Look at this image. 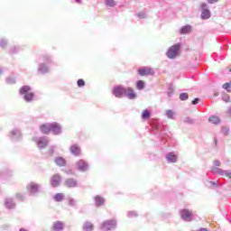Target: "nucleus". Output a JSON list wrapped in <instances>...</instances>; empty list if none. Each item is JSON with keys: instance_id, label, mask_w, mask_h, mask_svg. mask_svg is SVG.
Instances as JSON below:
<instances>
[{"instance_id": "obj_35", "label": "nucleus", "mask_w": 231, "mask_h": 231, "mask_svg": "<svg viewBox=\"0 0 231 231\" xmlns=\"http://www.w3.org/2000/svg\"><path fill=\"white\" fill-rule=\"evenodd\" d=\"M214 165H215L216 167H221V162H219V161H214Z\"/></svg>"}, {"instance_id": "obj_36", "label": "nucleus", "mask_w": 231, "mask_h": 231, "mask_svg": "<svg viewBox=\"0 0 231 231\" xmlns=\"http://www.w3.org/2000/svg\"><path fill=\"white\" fill-rule=\"evenodd\" d=\"M217 1H219V0H207V2H208L209 5H214V3H217Z\"/></svg>"}, {"instance_id": "obj_24", "label": "nucleus", "mask_w": 231, "mask_h": 231, "mask_svg": "<svg viewBox=\"0 0 231 231\" xmlns=\"http://www.w3.org/2000/svg\"><path fill=\"white\" fill-rule=\"evenodd\" d=\"M54 200L57 201V202L63 201V200H64V194H62V193H57V194L54 196Z\"/></svg>"}, {"instance_id": "obj_21", "label": "nucleus", "mask_w": 231, "mask_h": 231, "mask_svg": "<svg viewBox=\"0 0 231 231\" xmlns=\"http://www.w3.org/2000/svg\"><path fill=\"white\" fill-rule=\"evenodd\" d=\"M203 19H210V11L208 9H203L201 13Z\"/></svg>"}, {"instance_id": "obj_40", "label": "nucleus", "mask_w": 231, "mask_h": 231, "mask_svg": "<svg viewBox=\"0 0 231 231\" xmlns=\"http://www.w3.org/2000/svg\"><path fill=\"white\" fill-rule=\"evenodd\" d=\"M223 133H224V134H228V129L227 128H223Z\"/></svg>"}, {"instance_id": "obj_11", "label": "nucleus", "mask_w": 231, "mask_h": 231, "mask_svg": "<svg viewBox=\"0 0 231 231\" xmlns=\"http://www.w3.org/2000/svg\"><path fill=\"white\" fill-rule=\"evenodd\" d=\"M65 186H67L68 189H74V187H77V180L74 179H67L65 180Z\"/></svg>"}, {"instance_id": "obj_5", "label": "nucleus", "mask_w": 231, "mask_h": 231, "mask_svg": "<svg viewBox=\"0 0 231 231\" xmlns=\"http://www.w3.org/2000/svg\"><path fill=\"white\" fill-rule=\"evenodd\" d=\"M62 181V176L60 174L55 173L51 177V187H59Z\"/></svg>"}, {"instance_id": "obj_25", "label": "nucleus", "mask_w": 231, "mask_h": 231, "mask_svg": "<svg viewBox=\"0 0 231 231\" xmlns=\"http://www.w3.org/2000/svg\"><path fill=\"white\" fill-rule=\"evenodd\" d=\"M83 229L85 231H92L93 230V224H91L90 222H86L84 224Z\"/></svg>"}, {"instance_id": "obj_3", "label": "nucleus", "mask_w": 231, "mask_h": 231, "mask_svg": "<svg viewBox=\"0 0 231 231\" xmlns=\"http://www.w3.org/2000/svg\"><path fill=\"white\" fill-rule=\"evenodd\" d=\"M126 88L122 86H116L113 88V95L116 97V98H122L124 95H125Z\"/></svg>"}, {"instance_id": "obj_16", "label": "nucleus", "mask_w": 231, "mask_h": 231, "mask_svg": "<svg viewBox=\"0 0 231 231\" xmlns=\"http://www.w3.org/2000/svg\"><path fill=\"white\" fill-rule=\"evenodd\" d=\"M56 165H59V167H64L66 165V160L62 157H57L55 159Z\"/></svg>"}, {"instance_id": "obj_41", "label": "nucleus", "mask_w": 231, "mask_h": 231, "mask_svg": "<svg viewBox=\"0 0 231 231\" xmlns=\"http://www.w3.org/2000/svg\"><path fill=\"white\" fill-rule=\"evenodd\" d=\"M200 6H201V8H207V5H206L205 3H202V4L200 5Z\"/></svg>"}, {"instance_id": "obj_1", "label": "nucleus", "mask_w": 231, "mask_h": 231, "mask_svg": "<svg viewBox=\"0 0 231 231\" xmlns=\"http://www.w3.org/2000/svg\"><path fill=\"white\" fill-rule=\"evenodd\" d=\"M181 48L180 43H176L172 46H171L166 52L167 58L168 59H175V57L178 56V51H180V49Z\"/></svg>"}, {"instance_id": "obj_10", "label": "nucleus", "mask_w": 231, "mask_h": 231, "mask_svg": "<svg viewBox=\"0 0 231 231\" xmlns=\"http://www.w3.org/2000/svg\"><path fill=\"white\" fill-rule=\"evenodd\" d=\"M40 129L43 134H50L51 133V124L49 125H42Z\"/></svg>"}, {"instance_id": "obj_31", "label": "nucleus", "mask_w": 231, "mask_h": 231, "mask_svg": "<svg viewBox=\"0 0 231 231\" xmlns=\"http://www.w3.org/2000/svg\"><path fill=\"white\" fill-rule=\"evenodd\" d=\"M180 100H188L189 99V94L188 93H181L180 95Z\"/></svg>"}, {"instance_id": "obj_17", "label": "nucleus", "mask_w": 231, "mask_h": 231, "mask_svg": "<svg viewBox=\"0 0 231 231\" xmlns=\"http://www.w3.org/2000/svg\"><path fill=\"white\" fill-rule=\"evenodd\" d=\"M37 145L40 149H42L44 147H46L48 145V141H46V139L44 138H41L38 142H37Z\"/></svg>"}, {"instance_id": "obj_7", "label": "nucleus", "mask_w": 231, "mask_h": 231, "mask_svg": "<svg viewBox=\"0 0 231 231\" xmlns=\"http://www.w3.org/2000/svg\"><path fill=\"white\" fill-rule=\"evenodd\" d=\"M125 95L130 100H134V98H136V94L134 93V89H133V88H130V87L126 88V91Z\"/></svg>"}, {"instance_id": "obj_28", "label": "nucleus", "mask_w": 231, "mask_h": 231, "mask_svg": "<svg viewBox=\"0 0 231 231\" xmlns=\"http://www.w3.org/2000/svg\"><path fill=\"white\" fill-rule=\"evenodd\" d=\"M165 115H166V116L168 118H171V120H174V115H175L174 111H172V110H166L165 111Z\"/></svg>"}, {"instance_id": "obj_2", "label": "nucleus", "mask_w": 231, "mask_h": 231, "mask_svg": "<svg viewBox=\"0 0 231 231\" xmlns=\"http://www.w3.org/2000/svg\"><path fill=\"white\" fill-rule=\"evenodd\" d=\"M115 228H116V221L115 220L105 221L101 226L102 231H109Z\"/></svg>"}, {"instance_id": "obj_9", "label": "nucleus", "mask_w": 231, "mask_h": 231, "mask_svg": "<svg viewBox=\"0 0 231 231\" xmlns=\"http://www.w3.org/2000/svg\"><path fill=\"white\" fill-rule=\"evenodd\" d=\"M51 131L53 133V134H60L62 133V129L60 128V125L57 123L51 124Z\"/></svg>"}, {"instance_id": "obj_33", "label": "nucleus", "mask_w": 231, "mask_h": 231, "mask_svg": "<svg viewBox=\"0 0 231 231\" xmlns=\"http://www.w3.org/2000/svg\"><path fill=\"white\" fill-rule=\"evenodd\" d=\"M68 205H69V207H75V200L71 198H69L67 199Z\"/></svg>"}, {"instance_id": "obj_44", "label": "nucleus", "mask_w": 231, "mask_h": 231, "mask_svg": "<svg viewBox=\"0 0 231 231\" xmlns=\"http://www.w3.org/2000/svg\"><path fill=\"white\" fill-rule=\"evenodd\" d=\"M0 44H1V46H4V45H5L6 43H5V42H2Z\"/></svg>"}, {"instance_id": "obj_38", "label": "nucleus", "mask_w": 231, "mask_h": 231, "mask_svg": "<svg viewBox=\"0 0 231 231\" xmlns=\"http://www.w3.org/2000/svg\"><path fill=\"white\" fill-rule=\"evenodd\" d=\"M129 216H130V217H134V216H136V212L131 211V212L129 213Z\"/></svg>"}, {"instance_id": "obj_29", "label": "nucleus", "mask_w": 231, "mask_h": 231, "mask_svg": "<svg viewBox=\"0 0 231 231\" xmlns=\"http://www.w3.org/2000/svg\"><path fill=\"white\" fill-rule=\"evenodd\" d=\"M106 6L113 7L115 6V5H116V3L115 2V0H106Z\"/></svg>"}, {"instance_id": "obj_6", "label": "nucleus", "mask_w": 231, "mask_h": 231, "mask_svg": "<svg viewBox=\"0 0 231 231\" xmlns=\"http://www.w3.org/2000/svg\"><path fill=\"white\" fill-rule=\"evenodd\" d=\"M180 217L184 219V221H192V211L188 209L180 210Z\"/></svg>"}, {"instance_id": "obj_42", "label": "nucleus", "mask_w": 231, "mask_h": 231, "mask_svg": "<svg viewBox=\"0 0 231 231\" xmlns=\"http://www.w3.org/2000/svg\"><path fill=\"white\" fill-rule=\"evenodd\" d=\"M11 134H12L13 136H14V134H17V132H16V131H12V132H11Z\"/></svg>"}, {"instance_id": "obj_8", "label": "nucleus", "mask_w": 231, "mask_h": 231, "mask_svg": "<svg viewBox=\"0 0 231 231\" xmlns=\"http://www.w3.org/2000/svg\"><path fill=\"white\" fill-rule=\"evenodd\" d=\"M27 190H29L31 194H35V192H39V186L35 182H31L27 185Z\"/></svg>"}, {"instance_id": "obj_18", "label": "nucleus", "mask_w": 231, "mask_h": 231, "mask_svg": "<svg viewBox=\"0 0 231 231\" xmlns=\"http://www.w3.org/2000/svg\"><path fill=\"white\" fill-rule=\"evenodd\" d=\"M208 120L211 124H215V125H217V124H221V119H219V116H217L209 117Z\"/></svg>"}, {"instance_id": "obj_39", "label": "nucleus", "mask_w": 231, "mask_h": 231, "mask_svg": "<svg viewBox=\"0 0 231 231\" xmlns=\"http://www.w3.org/2000/svg\"><path fill=\"white\" fill-rule=\"evenodd\" d=\"M226 176L231 180V171H226Z\"/></svg>"}, {"instance_id": "obj_14", "label": "nucleus", "mask_w": 231, "mask_h": 231, "mask_svg": "<svg viewBox=\"0 0 231 231\" xmlns=\"http://www.w3.org/2000/svg\"><path fill=\"white\" fill-rule=\"evenodd\" d=\"M166 158L169 163H176V162L178 161V157L172 152L168 153Z\"/></svg>"}, {"instance_id": "obj_13", "label": "nucleus", "mask_w": 231, "mask_h": 231, "mask_svg": "<svg viewBox=\"0 0 231 231\" xmlns=\"http://www.w3.org/2000/svg\"><path fill=\"white\" fill-rule=\"evenodd\" d=\"M78 165V169L79 171H82L84 172V171H88V163H86V162L79 160L77 162Z\"/></svg>"}, {"instance_id": "obj_19", "label": "nucleus", "mask_w": 231, "mask_h": 231, "mask_svg": "<svg viewBox=\"0 0 231 231\" xmlns=\"http://www.w3.org/2000/svg\"><path fill=\"white\" fill-rule=\"evenodd\" d=\"M95 201H96L97 207H100V206L104 205L106 200L104 199V198H102L100 196H96Z\"/></svg>"}, {"instance_id": "obj_15", "label": "nucleus", "mask_w": 231, "mask_h": 231, "mask_svg": "<svg viewBox=\"0 0 231 231\" xmlns=\"http://www.w3.org/2000/svg\"><path fill=\"white\" fill-rule=\"evenodd\" d=\"M64 228V224L61 221H56L54 222L52 226V230L54 231H60Z\"/></svg>"}, {"instance_id": "obj_34", "label": "nucleus", "mask_w": 231, "mask_h": 231, "mask_svg": "<svg viewBox=\"0 0 231 231\" xmlns=\"http://www.w3.org/2000/svg\"><path fill=\"white\" fill-rule=\"evenodd\" d=\"M78 86L79 88H84V86H86V82L84 81V79H79Z\"/></svg>"}, {"instance_id": "obj_37", "label": "nucleus", "mask_w": 231, "mask_h": 231, "mask_svg": "<svg viewBox=\"0 0 231 231\" xmlns=\"http://www.w3.org/2000/svg\"><path fill=\"white\" fill-rule=\"evenodd\" d=\"M198 102H199V98H195L191 104H193V106H196V104H198Z\"/></svg>"}, {"instance_id": "obj_20", "label": "nucleus", "mask_w": 231, "mask_h": 231, "mask_svg": "<svg viewBox=\"0 0 231 231\" xmlns=\"http://www.w3.org/2000/svg\"><path fill=\"white\" fill-rule=\"evenodd\" d=\"M30 86H23L20 88V95H26L31 91Z\"/></svg>"}, {"instance_id": "obj_12", "label": "nucleus", "mask_w": 231, "mask_h": 231, "mask_svg": "<svg viewBox=\"0 0 231 231\" xmlns=\"http://www.w3.org/2000/svg\"><path fill=\"white\" fill-rule=\"evenodd\" d=\"M70 152L74 154V156H80V147H79V145L73 144L70 146Z\"/></svg>"}, {"instance_id": "obj_23", "label": "nucleus", "mask_w": 231, "mask_h": 231, "mask_svg": "<svg viewBox=\"0 0 231 231\" xmlns=\"http://www.w3.org/2000/svg\"><path fill=\"white\" fill-rule=\"evenodd\" d=\"M143 88H145V81L138 80L136 82V88L139 89V90H142V89H143Z\"/></svg>"}, {"instance_id": "obj_30", "label": "nucleus", "mask_w": 231, "mask_h": 231, "mask_svg": "<svg viewBox=\"0 0 231 231\" xmlns=\"http://www.w3.org/2000/svg\"><path fill=\"white\" fill-rule=\"evenodd\" d=\"M5 205L7 208H12V207H14V203L10 199H6Z\"/></svg>"}, {"instance_id": "obj_22", "label": "nucleus", "mask_w": 231, "mask_h": 231, "mask_svg": "<svg viewBox=\"0 0 231 231\" xmlns=\"http://www.w3.org/2000/svg\"><path fill=\"white\" fill-rule=\"evenodd\" d=\"M142 118L143 120H147L149 118H151V112L149 110H143L142 112Z\"/></svg>"}, {"instance_id": "obj_4", "label": "nucleus", "mask_w": 231, "mask_h": 231, "mask_svg": "<svg viewBox=\"0 0 231 231\" xmlns=\"http://www.w3.org/2000/svg\"><path fill=\"white\" fill-rule=\"evenodd\" d=\"M137 73L141 77H149V75H154V70L149 67H143L141 69H138Z\"/></svg>"}, {"instance_id": "obj_27", "label": "nucleus", "mask_w": 231, "mask_h": 231, "mask_svg": "<svg viewBox=\"0 0 231 231\" xmlns=\"http://www.w3.org/2000/svg\"><path fill=\"white\" fill-rule=\"evenodd\" d=\"M24 100H26V102H32V100H33V93L29 92V93L25 94Z\"/></svg>"}, {"instance_id": "obj_43", "label": "nucleus", "mask_w": 231, "mask_h": 231, "mask_svg": "<svg viewBox=\"0 0 231 231\" xmlns=\"http://www.w3.org/2000/svg\"><path fill=\"white\" fill-rule=\"evenodd\" d=\"M199 231H208L207 228H200Z\"/></svg>"}, {"instance_id": "obj_32", "label": "nucleus", "mask_w": 231, "mask_h": 231, "mask_svg": "<svg viewBox=\"0 0 231 231\" xmlns=\"http://www.w3.org/2000/svg\"><path fill=\"white\" fill-rule=\"evenodd\" d=\"M223 88L224 89H226V91H228L229 93H231V86H230V83H225L223 85Z\"/></svg>"}, {"instance_id": "obj_26", "label": "nucleus", "mask_w": 231, "mask_h": 231, "mask_svg": "<svg viewBox=\"0 0 231 231\" xmlns=\"http://www.w3.org/2000/svg\"><path fill=\"white\" fill-rule=\"evenodd\" d=\"M190 26L187 25V26H184L180 29V33L181 35L185 34V33H190Z\"/></svg>"}]
</instances>
